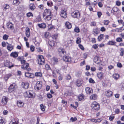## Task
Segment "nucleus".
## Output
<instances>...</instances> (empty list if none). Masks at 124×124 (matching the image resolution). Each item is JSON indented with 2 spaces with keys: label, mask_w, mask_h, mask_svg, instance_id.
<instances>
[{
  "label": "nucleus",
  "mask_w": 124,
  "mask_h": 124,
  "mask_svg": "<svg viewBox=\"0 0 124 124\" xmlns=\"http://www.w3.org/2000/svg\"><path fill=\"white\" fill-rule=\"evenodd\" d=\"M25 34L28 38H29L30 36V29L28 27H26L25 29Z\"/></svg>",
  "instance_id": "obj_17"
},
{
  "label": "nucleus",
  "mask_w": 124,
  "mask_h": 124,
  "mask_svg": "<svg viewBox=\"0 0 124 124\" xmlns=\"http://www.w3.org/2000/svg\"><path fill=\"white\" fill-rule=\"evenodd\" d=\"M53 60H52V62H53V63L55 64L58 62L57 59L55 57H53Z\"/></svg>",
  "instance_id": "obj_48"
},
{
  "label": "nucleus",
  "mask_w": 124,
  "mask_h": 124,
  "mask_svg": "<svg viewBox=\"0 0 124 124\" xmlns=\"http://www.w3.org/2000/svg\"><path fill=\"white\" fill-rule=\"evenodd\" d=\"M25 76L27 77L31 78H33V76L32 74V73H30L28 72H26L25 73Z\"/></svg>",
  "instance_id": "obj_27"
},
{
  "label": "nucleus",
  "mask_w": 124,
  "mask_h": 124,
  "mask_svg": "<svg viewBox=\"0 0 124 124\" xmlns=\"http://www.w3.org/2000/svg\"><path fill=\"white\" fill-rule=\"evenodd\" d=\"M16 84L13 83L8 88V91L10 92H11L14 91L16 89Z\"/></svg>",
  "instance_id": "obj_7"
},
{
  "label": "nucleus",
  "mask_w": 124,
  "mask_h": 124,
  "mask_svg": "<svg viewBox=\"0 0 124 124\" xmlns=\"http://www.w3.org/2000/svg\"><path fill=\"white\" fill-rule=\"evenodd\" d=\"M18 52H13L11 53L10 56L14 58H16L18 56Z\"/></svg>",
  "instance_id": "obj_20"
},
{
  "label": "nucleus",
  "mask_w": 124,
  "mask_h": 124,
  "mask_svg": "<svg viewBox=\"0 0 124 124\" xmlns=\"http://www.w3.org/2000/svg\"><path fill=\"white\" fill-rule=\"evenodd\" d=\"M116 43L114 40H111L109 41L107 43V44L108 45H110L113 46H116L118 47V46L116 45Z\"/></svg>",
  "instance_id": "obj_14"
},
{
  "label": "nucleus",
  "mask_w": 124,
  "mask_h": 124,
  "mask_svg": "<svg viewBox=\"0 0 124 124\" xmlns=\"http://www.w3.org/2000/svg\"><path fill=\"white\" fill-rule=\"evenodd\" d=\"M9 5L7 4L4 5L3 7V9L4 11H6L7 9H8L9 8Z\"/></svg>",
  "instance_id": "obj_31"
},
{
  "label": "nucleus",
  "mask_w": 124,
  "mask_h": 124,
  "mask_svg": "<svg viewBox=\"0 0 124 124\" xmlns=\"http://www.w3.org/2000/svg\"><path fill=\"white\" fill-rule=\"evenodd\" d=\"M10 122L15 124H18V120L17 118H14L11 120Z\"/></svg>",
  "instance_id": "obj_24"
},
{
  "label": "nucleus",
  "mask_w": 124,
  "mask_h": 124,
  "mask_svg": "<svg viewBox=\"0 0 124 124\" xmlns=\"http://www.w3.org/2000/svg\"><path fill=\"white\" fill-rule=\"evenodd\" d=\"M71 78L70 75L69 74L67 75L65 77V79L66 80H69L71 79Z\"/></svg>",
  "instance_id": "obj_58"
},
{
  "label": "nucleus",
  "mask_w": 124,
  "mask_h": 124,
  "mask_svg": "<svg viewBox=\"0 0 124 124\" xmlns=\"http://www.w3.org/2000/svg\"><path fill=\"white\" fill-rule=\"evenodd\" d=\"M22 85V87L25 89H28L29 87V84L28 82L23 83Z\"/></svg>",
  "instance_id": "obj_12"
},
{
  "label": "nucleus",
  "mask_w": 124,
  "mask_h": 124,
  "mask_svg": "<svg viewBox=\"0 0 124 124\" xmlns=\"http://www.w3.org/2000/svg\"><path fill=\"white\" fill-rule=\"evenodd\" d=\"M7 43L8 44L7 45V49L10 51H11L13 49V46L9 44L7 42Z\"/></svg>",
  "instance_id": "obj_22"
},
{
  "label": "nucleus",
  "mask_w": 124,
  "mask_h": 124,
  "mask_svg": "<svg viewBox=\"0 0 124 124\" xmlns=\"http://www.w3.org/2000/svg\"><path fill=\"white\" fill-rule=\"evenodd\" d=\"M8 100V99L7 97L3 96L1 100V102L3 105H5L7 104Z\"/></svg>",
  "instance_id": "obj_8"
},
{
  "label": "nucleus",
  "mask_w": 124,
  "mask_h": 124,
  "mask_svg": "<svg viewBox=\"0 0 124 124\" xmlns=\"http://www.w3.org/2000/svg\"><path fill=\"white\" fill-rule=\"evenodd\" d=\"M97 98V96L96 94H93L91 95L90 97V99L91 100H96Z\"/></svg>",
  "instance_id": "obj_39"
},
{
  "label": "nucleus",
  "mask_w": 124,
  "mask_h": 124,
  "mask_svg": "<svg viewBox=\"0 0 124 124\" xmlns=\"http://www.w3.org/2000/svg\"><path fill=\"white\" fill-rule=\"evenodd\" d=\"M116 41L117 42H120L123 41V39L122 38L118 37L116 39Z\"/></svg>",
  "instance_id": "obj_51"
},
{
  "label": "nucleus",
  "mask_w": 124,
  "mask_h": 124,
  "mask_svg": "<svg viewBox=\"0 0 124 124\" xmlns=\"http://www.w3.org/2000/svg\"><path fill=\"white\" fill-rule=\"evenodd\" d=\"M7 28L9 29L12 30L14 29L13 25L11 22H8L7 23Z\"/></svg>",
  "instance_id": "obj_10"
},
{
  "label": "nucleus",
  "mask_w": 124,
  "mask_h": 124,
  "mask_svg": "<svg viewBox=\"0 0 124 124\" xmlns=\"http://www.w3.org/2000/svg\"><path fill=\"white\" fill-rule=\"evenodd\" d=\"M11 63L9 61H7L5 62L4 65L6 67H8L9 69H11L12 67H13V65H12L11 66H10Z\"/></svg>",
  "instance_id": "obj_13"
},
{
  "label": "nucleus",
  "mask_w": 124,
  "mask_h": 124,
  "mask_svg": "<svg viewBox=\"0 0 124 124\" xmlns=\"http://www.w3.org/2000/svg\"><path fill=\"white\" fill-rule=\"evenodd\" d=\"M63 57V59L65 61L68 62L71 61V58L69 56H65Z\"/></svg>",
  "instance_id": "obj_15"
},
{
  "label": "nucleus",
  "mask_w": 124,
  "mask_h": 124,
  "mask_svg": "<svg viewBox=\"0 0 124 124\" xmlns=\"http://www.w3.org/2000/svg\"><path fill=\"white\" fill-rule=\"evenodd\" d=\"M45 67L46 69L47 70H51V68L50 66L48 64H46L45 65Z\"/></svg>",
  "instance_id": "obj_56"
},
{
  "label": "nucleus",
  "mask_w": 124,
  "mask_h": 124,
  "mask_svg": "<svg viewBox=\"0 0 124 124\" xmlns=\"http://www.w3.org/2000/svg\"><path fill=\"white\" fill-rule=\"evenodd\" d=\"M45 59L43 56L39 55L37 60V62L39 64L43 65L45 64Z\"/></svg>",
  "instance_id": "obj_4"
},
{
  "label": "nucleus",
  "mask_w": 124,
  "mask_h": 124,
  "mask_svg": "<svg viewBox=\"0 0 124 124\" xmlns=\"http://www.w3.org/2000/svg\"><path fill=\"white\" fill-rule=\"evenodd\" d=\"M93 61L95 62L97 64H99L100 62V61L99 60V57L97 56L94 57Z\"/></svg>",
  "instance_id": "obj_21"
},
{
  "label": "nucleus",
  "mask_w": 124,
  "mask_h": 124,
  "mask_svg": "<svg viewBox=\"0 0 124 124\" xmlns=\"http://www.w3.org/2000/svg\"><path fill=\"white\" fill-rule=\"evenodd\" d=\"M119 10V9L117 7H114L113 8L112 10L114 12H116Z\"/></svg>",
  "instance_id": "obj_47"
},
{
  "label": "nucleus",
  "mask_w": 124,
  "mask_h": 124,
  "mask_svg": "<svg viewBox=\"0 0 124 124\" xmlns=\"http://www.w3.org/2000/svg\"><path fill=\"white\" fill-rule=\"evenodd\" d=\"M102 120V119L101 118H99L95 119L93 118L91 120V121L93 122H100Z\"/></svg>",
  "instance_id": "obj_26"
},
{
  "label": "nucleus",
  "mask_w": 124,
  "mask_h": 124,
  "mask_svg": "<svg viewBox=\"0 0 124 124\" xmlns=\"http://www.w3.org/2000/svg\"><path fill=\"white\" fill-rule=\"evenodd\" d=\"M105 37L104 35L103 34H101L98 37V39L99 41H101L102 39L103 38Z\"/></svg>",
  "instance_id": "obj_36"
},
{
  "label": "nucleus",
  "mask_w": 124,
  "mask_h": 124,
  "mask_svg": "<svg viewBox=\"0 0 124 124\" xmlns=\"http://www.w3.org/2000/svg\"><path fill=\"white\" fill-rule=\"evenodd\" d=\"M92 109L93 110H98L100 108V105L95 101H94L91 105Z\"/></svg>",
  "instance_id": "obj_2"
},
{
  "label": "nucleus",
  "mask_w": 124,
  "mask_h": 124,
  "mask_svg": "<svg viewBox=\"0 0 124 124\" xmlns=\"http://www.w3.org/2000/svg\"><path fill=\"white\" fill-rule=\"evenodd\" d=\"M9 36L6 34L3 37V39L5 40H7L8 39Z\"/></svg>",
  "instance_id": "obj_59"
},
{
  "label": "nucleus",
  "mask_w": 124,
  "mask_h": 124,
  "mask_svg": "<svg viewBox=\"0 0 124 124\" xmlns=\"http://www.w3.org/2000/svg\"><path fill=\"white\" fill-rule=\"evenodd\" d=\"M26 15L28 17H29L31 16H33V15L32 13L31 12H29L27 13L26 14Z\"/></svg>",
  "instance_id": "obj_54"
},
{
  "label": "nucleus",
  "mask_w": 124,
  "mask_h": 124,
  "mask_svg": "<svg viewBox=\"0 0 124 124\" xmlns=\"http://www.w3.org/2000/svg\"><path fill=\"white\" fill-rule=\"evenodd\" d=\"M32 91H28V98L31 97L33 96V94L31 93Z\"/></svg>",
  "instance_id": "obj_45"
},
{
  "label": "nucleus",
  "mask_w": 124,
  "mask_h": 124,
  "mask_svg": "<svg viewBox=\"0 0 124 124\" xmlns=\"http://www.w3.org/2000/svg\"><path fill=\"white\" fill-rule=\"evenodd\" d=\"M70 120L72 122L76 121L77 120V118L76 117H74L73 118V117H71L70 119Z\"/></svg>",
  "instance_id": "obj_61"
},
{
  "label": "nucleus",
  "mask_w": 124,
  "mask_h": 124,
  "mask_svg": "<svg viewBox=\"0 0 124 124\" xmlns=\"http://www.w3.org/2000/svg\"><path fill=\"white\" fill-rule=\"evenodd\" d=\"M85 91L86 93L88 94L91 93L92 92V89L89 87H87L86 88Z\"/></svg>",
  "instance_id": "obj_25"
},
{
  "label": "nucleus",
  "mask_w": 124,
  "mask_h": 124,
  "mask_svg": "<svg viewBox=\"0 0 124 124\" xmlns=\"http://www.w3.org/2000/svg\"><path fill=\"white\" fill-rule=\"evenodd\" d=\"M11 74H8L5 75L4 77V79L7 81L8 79L11 76Z\"/></svg>",
  "instance_id": "obj_44"
},
{
  "label": "nucleus",
  "mask_w": 124,
  "mask_h": 124,
  "mask_svg": "<svg viewBox=\"0 0 124 124\" xmlns=\"http://www.w3.org/2000/svg\"><path fill=\"white\" fill-rule=\"evenodd\" d=\"M74 31L77 33L79 32H80V30L78 27H75L74 29Z\"/></svg>",
  "instance_id": "obj_57"
},
{
  "label": "nucleus",
  "mask_w": 124,
  "mask_h": 124,
  "mask_svg": "<svg viewBox=\"0 0 124 124\" xmlns=\"http://www.w3.org/2000/svg\"><path fill=\"white\" fill-rule=\"evenodd\" d=\"M96 25V23L95 22H92L91 25V26H95Z\"/></svg>",
  "instance_id": "obj_64"
},
{
  "label": "nucleus",
  "mask_w": 124,
  "mask_h": 124,
  "mask_svg": "<svg viewBox=\"0 0 124 124\" xmlns=\"http://www.w3.org/2000/svg\"><path fill=\"white\" fill-rule=\"evenodd\" d=\"M109 23V21L108 20H105L103 21L104 24L106 25H108Z\"/></svg>",
  "instance_id": "obj_50"
},
{
  "label": "nucleus",
  "mask_w": 124,
  "mask_h": 124,
  "mask_svg": "<svg viewBox=\"0 0 124 124\" xmlns=\"http://www.w3.org/2000/svg\"><path fill=\"white\" fill-rule=\"evenodd\" d=\"M54 27L51 24L49 25L48 26V30H50L52 29Z\"/></svg>",
  "instance_id": "obj_49"
},
{
  "label": "nucleus",
  "mask_w": 124,
  "mask_h": 124,
  "mask_svg": "<svg viewBox=\"0 0 124 124\" xmlns=\"http://www.w3.org/2000/svg\"><path fill=\"white\" fill-rule=\"evenodd\" d=\"M61 16L64 18H65L67 17V14L66 10H63L61 11L60 14Z\"/></svg>",
  "instance_id": "obj_11"
},
{
  "label": "nucleus",
  "mask_w": 124,
  "mask_h": 124,
  "mask_svg": "<svg viewBox=\"0 0 124 124\" xmlns=\"http://www.w3.org/2000/svg\"><path fill=\"white\" fill-rule=\"evenodd\" d=\"M51 15V11L49 9H46L44 10L43 13V16Z\"/></svg>",
  "instance_id": "obj_6"
},
{
  "label": "nucleus",
  "mask_w": 124,
  "mask_h": 124,
  "mask_svg": "<svg viewBox=\"0 0 124 124\" xmlns=\"http://www.w3.org/2000/svg\"><path fill=\"white\" fill-rule=\"evenodd\" d=\"M35 76L36 77L40 78L42 76V74L40 72H36L35 74Z\"/></svg>",
  "instance_id": "obj_38"
},
{
  "label": "nucleus",
  "mask_w": 124,
  "mask_h": 124,
  "mask_svg": "<svg viewBox=\"0 0 124 124\" xmlns=\"http://www.w3.org/2000/svg\"><path fill=\"white\" fill-rule=\"evenodd\" d=\"M81 42V39L79 38L78 37L77 39V40H76V43L77 44H79Z\"/></svg>",
  "instance_id": "obj_55"
},
{
  "label": "nucleus",
  "mask_w": 124,
  "mask_h": 124,
  "mask_svg": "<svg viewBox=\"0 0 124 124\" xmlns=\"http://www.w3.org/2000/svg\"><path fill=\"white\" fill-rule=\"evenodd\" d=\"M40 108L42 111H45L46 107L42 104L40 105Z\"/></svg>",
  "instance_id": "obj_43"
},
{
  "label": "nucleus",
  "mask_w": 124,
  "mask_h": 124,
  "mask_svg": "<svg viewBox=\"0 0 124 124\" xmlns=\"http://www.w3.org/2000/svg\"><path fill=\"white\" fill-rule=\"evenodd\" d=\"M78 46L80 48L81 50H84V48L83 46L81 44H79L78 45Z\"/></svg>",
  "instance_id": "obj_63"
},
{
  "label": "nucleus",
  "mask_w": 124,
  "mask_h": 124,
  "mask_svg": "<svg viewBox=\"0 0 124 124\" xmlns=\"http://www.w3.org/2000/svg\"><path fill=\"white\" fill-rule=\"evenodd\" d=\"M42 86V85L40 82L39 81L37 82L36 83V85L35 86V87H36L38 90H39L41 89Z\"/></svg>",
  "instance_id": "obj_19"
},
{
  "label": "nucleus",
  "mask_w": 124,
  "mask_h": 124,
  "mask_svg": "<svg viewBox=\"0 0 124 124\" xmlns=\"http://www.w3.org/2000/svg\"><path fill=\"white\" fill-rule=\"evenodd\" d=\"M85 97L84 95L83 94L80 95L78 97V99L79 100L81 101L84 99Z\"/></svg>",
  "instance_id": "obj_40"
},
{
  "label": "nucleus",
  "mask_w": 124,
  "mask_h": 124,
  "mask_svg": "<svg viewBox=\"0 0 124 124\" xmlns=\"http://www.w3.org/2000/svg\"><path fill=\"white\" fill-rule=\"evenodd\" d=\"M103 73L102 72H99L97 74V76L98 78L100 79H102L103 77Z\"/></svg>",
  "instance_id": "obj_33"
},
{
  "label": "nucleus",
  "mask_w": 124,
  "mask_h": 124,
  "mask_svg": "<svg viewBox=\"0 0 124 124\" xmlns=\"http://www.w3.org/2000/svg\"><path fill=\"white\" fill-rule=\"evenodd\" d=\"M52 17L51 15L43 16L44 19L46 21H49L51 19Z\"/></svg>",
  "instance_id": "obj_18"
},
{
  "label": "nucleus",
  "mask_w": 124,
  "mask_h": 124,
  "mask_svg": "<svg viewBox=\"0 0 124 124\" xmlns=\"http://www.w3.org/2000/svg\"><path fill=\"white\" fill-rule=\"evenodd\" d=\"M120 55L123 56L124 54V49L123 48H121L120 50Z\"/></svg>",
  "instance_id": "obj_35"
},
{
  "label": "nucleus",
  "mask_w": 124,
  "mask_h": 124,
  "mask_svg": "<svg viewBox=\"0 0 124 124\" xmlns=\"http://www.w3.org/2000/svg\"><path fill=\"white\" fill-rule=\"evenodd\" d=\"M29 8L32 11L34 10L36 8L34 5L33 4H31L29 6Z\"/></svg>",
  "instance_id": "obj_32"
},
{
  "label": "nucleus",
  "mask_w": 124,
  "mask_h": 124,
  "mask_svg": "<svg viewBox=\"0 0 124 124\" xmlns=\"http://www.w3.org/2000/svg\"><path fill=\"white\" fill-rule=\"evenodd\" d=\"M93 33L94 35L98 34V31L97 28H95L93 29Z\"/></svg>",
  "instance_id": "obj_42"
},
{
  "label": "nucleus",
  "mask_w": 124,
  "mask_h": 124,
  "mask_svg": "<svg viewBox=\"0 0 124 124\" xmlns=\"http://www.w3.org/2000/svg\"><path fill=\"white\" fill-rule=\"evenodd\" d=\"M83 80L81 79H78L76 81V85L78 86H80L81 85L83 84Z\"/></svg>",
  "instance_id": "obj_9"
},
{
  "label": "nucleus",
  "mask_w": 124,
  "mask_h": 124,
  "mask_svg": "<svg viewBox=\"0 0 124 124\" xmlns=\"http://www.w3.org/2000/svg\"><path fill=\"white\" fill-rule=\"evenodd\" d=\"M99 46V45L98 44H95L92 46V47L94 49L97 48Z\"/></svg>",
  "instance_id": "obj_53"
},
{
  "label": "nucleus",
  "mask_w": 124,
  "mask_h": 124,
  "mask_svg": "<svg viewBox=\"0 0 124 124\" xmlns=\"http://www.w3.org/2000/svg\"><path fill=\"white\" fill-rule=\"evenodd\" d=\"M22 64H23L21 66V67L22 69L24 70H26L27 71H29L31 70V69L29 67V64L27 63H26V61L24 60H21Z\"/></svg>",
  "instance_id": "obj_1"
},
{
  "label": "nucleus",
  "mask_w": 124,
  "mask_h": 124,
  "mask_svg": "<svg viewBox=\"0 0 124 124\" xmlns=\"http://www.w3.org/2000/svg\"><path fill=\"white\" fill-rule=\"evenodd\" d=\"M41 17L39 16H38L36 18L35 21L36 22H39L41 21Z\"/></svg>",
  "instance_id": "obj_52"
},
{
  "label": "nucleus",
  "mask_w": 124,
  "mask_h": 124,
  "mask_svg": "<svg viewBox=\"0 0 124 124\" xmlns=\"http://www.w3.org/2000/svg\"><path fill=\"white\" fill-rule=\"evenodd\" d=\"M124 30V27H121L119 28H117L116 29L112 30V31L113 30H114L115 31H117V32H121L122 31Z\"/></svg>",
  "instance_id": "obj_23"
},
{
  "label": "nucleus",
  "mask_w": 124,
  "mask_h": 124,
  "mask_svg": "<svg viewBox=\"0 0 124 124\" xmlns=\"http://www.w3.org/2000/svg\"><path fill=\"white\" fill-rule=\"evenodd\" d=\"M66 27L68 29H70L72 27L71 23L68 22H67L65 23Z\"/></svg>",
  "instance_id": "obj_29"
},
{
  "label": "nucleus",
  "mask_w": 124,
  "mask_h": 124,
  "mask_svg": "<svg viewBox=\"0 0 124 124\" xmlns=\"http://www.w3.org/2000/svg\"><path fill=\"white\" fill-rule=\"evenodd\" d=\"M58 54L61 57H64L66 54L65 50L62 48H60L58 49Z\"/></svg>",
  "instance_id": "obj_3"
},
{
  "label": "nucleus",
  "mask_w": 124,
  "mask_h": 124,
  "mask_svg": "<svg viewBox=\"0 0 124 124\" xmlns=\"http://www.w3.org/2000/svg\"><path fill=\"white\" fill-rule=\"evenodd\" d=\"M49 33L48 32H45L44 34V36L46 38H48L49 36Z\"/></svg>",
  "instance_id": "obj_46"
},
{
  "label": "nucleus",
  "mask_w": 124,
  "mask_h": 124,
  "mask_svg": "<svg viewBox=\"0 0 124 124\" xmlns=\"http://www.w3.org/2000/svg\"><path fill=\"white\" fill-rule=\"evenodd\" d=\"M107 92L106 95L107 96L110 97L112 95L113 93L112 91L108 90L107 91Z\"/></svg>",
  "instance_id": "obj_37"
},
{
  "label": "nucleus",
  "mask_w": 124,
  "mask_h": 124,
  "mask_svg": "<svg viewBox=\"0 0 124 124\" xmlns=\"http://www.w3.org/2000/svg\"><path fill=\"white\" fill-rule=\"evenodd\" d=\"M17 105L19 107H22L24 105L23 103L21 101H17Z\"/></svg>",
  "instance_id": "obj_30"
},
{
  "label": "nucleus",
  "mask_w": 124,
  "mask_h": 124,
  "mask_svg": "<svg viewBox=\"0 0 124 124\" xmlns=\"http://www.w3.org/2000/svg\"><path fill=\"white\" fill-rule=\"evenodd\" d=\"M48 43L51 46H54V41L53 40L49 41Z\"/></svg>",
  "instance_id": "obj_41"
},
{
  "label": "nucleus",
  "mask_w": 124,
  "mask_h": 124,
  "mask_svg": "<svg viewBox=\"0 0 124 124\" xmlns=\"http://www.w3.org/2000/svg\"><path fill=\"white\" fill-rule=\"evenodd\" d=\"M24 96L25 97H28V91H26L23 94Z\"/></svg>",
  "instance_id": "obj_62"
},
{
  "label": "nucleus",
  "mask_w": 124,
  "mask_h": 124,
  "mask_svg": "<svg viewBox=\"0 0 124 124\" xmlns=\"http://www.w3.org/2000/svg\"><path fill=\"white\" fill-rule=\"evenodd\" d=\"M89 81L90 83H94L95 82L93 79L92 78H90L89 80Z\"/></svg>",
  "instance_id": "obj_60"
},
{
  "label": "nucleus",
  "mask_w": 124,
  "mask_h": 124,
  "mask_svg": "<svg viewBox=\"0 0 124 124\" xmlns=\"http://www.w3.org/2000/svg\"><path fill=\"white\" fill-rule=\"evenodd\" d=\"M120 77L119 74L117 73L114 74L113 75V77L115 79L117 80Z\"/></svg>",
  "instance_id": "obj_28"
},
{
  "label": "nucleus",
  "mask_w": 124,
  "mask_h": 124,
  "mask_svg": "<svg viewBox=\"0 0 124 124\" xmlns=\"http://www.w3.org/2000/svg\"><path fill=\"white\" fill-rule=\"evenodd\" d=\"M38 26L40 28H44L46 27V24L44 23H41V24H38Z\"/></svg>",
  "instance_id": "obj_34"
},
{
  "label": "nucleus",
  "mask_w": 124,
  "mask_h": 124,
  "mask_svg": "<svg viewBox=\"0 0 124 124\" xmlns=\"http://www.w3.org/2000/svg\"><path fill=\"white\" fill-rule=\"evenodd\" d=\"M71 15L74 18L78 19L80 17V13L78 10H76L71 13Z\"/></svg>",
  "instance_id": "obj_5"
},
{
  "label": "nucleus",
  "mask_w": 124,
  "mask_h": 124,
  "mask_svg": "<svg viewBox=\"0 0 124 124\" xmlns=\"http://www.w3.org/2000/svg\"><path fill=\"white\" fill-rule=\"evenodd\" d=\"M22 1V0H14L13 4L16 6H18L21 2Z\"/></svg>",
  "instance_id": "obj_16"
}]
</instances>
